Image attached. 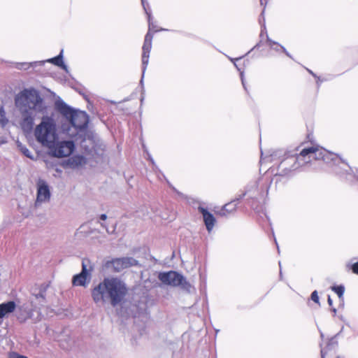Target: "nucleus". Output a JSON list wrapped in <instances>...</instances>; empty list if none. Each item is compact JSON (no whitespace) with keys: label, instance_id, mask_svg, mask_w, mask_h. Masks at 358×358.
I'll return each instance as SVG.
<instances>
[{"label":"nucleus","instance_id":"nucleus-34","mask_svg":"<svg viewBox=\"0 0 358 358\" xmlns=\"http://www.w3.org/2000/svg\"><path fill=\"white\" fill-rule=\"evenodd\" d=\"M333 310V312H334V313H336V308H333V310Z\"/></svg>","mask_w":358,"mask_h":358},{"label":"nucleus","instance_id":"nucleus-33","mask_svg":"<svg viewBox=\"0 0 358 358\" xmlns=\"http://www.w3.org/2000/svg\"><path fill=\"white\" fill-rule=\"evenodd\" d=\"M335 171H336V173H338V174H342V173H341V171H339L336 170Z\"/></svg>","mask_w":358,"mask_h":358},{"label":"nucleus","instance_id":"nucleus-3","mask_svg":"<svg viewBox=\"0 0 358 358\" xmlns=\"http://www.w3.org/2000/svg\"><path fill=\"white\" fill-rule=\"evenodd\" d=\"M288 159L290 161H294V163L291 168L292 170H296L301 167L306 166L310 164L313 159L322 160L327 164H330L331 162L334 164L341 163L343 166L350 169V168L343 162V159L338 155L331 152L318 145H313L311 147L304 148L296 157Z\"/></svg>","mask_w":358,"mask_h":358},{"label":"nucleus","instance_id":"nucleus-29","mask_svg":"<svg viewBox=\"0 0 358 358\" xmlns=\"http://www.w3.org/2000/svg\"><path fill=\"white\" fill-rule=\"evenodd\" d=\"M328 303H329V306L332 305V300L330 298V296L328 297Z\"/></svg>","mask_w":358,"mask_h":358},{"label":"nucleus","instance_id":"nucleus-36","mask_svg":"<svg viewBox=\"0 0 358 358\" xmlns=\"http://www.w3.org/2000/svg\"><path fill=\"white\" fill-rule=\"evenodd\" d=\"M337 358H339V357H337Z\"/></svg>","mask_w":358,"mask_h":358},{"label":"nucleus","instance_id":"nucleus-35","mask_svg":"<svg viewBox=\"0 0 358 358\" xmlns=\"http://www.w3.org/2000/svg\"><path fill=\"white\" fill-rule=\"evenodd\" d=\"M230 60H231V61H232V62H234V59H232V58H230Z\"/></svg>","mask_w":358,"mask_h":358},{"label":"nucleus","instance_id":"nucleus-9","mask_svg":"<svg viewBox=\"0 0 358 358\" xmlns=\"http://www.w3.org/2000/svg\"><path fill=\"white\" fill-rule=\"evenodd\" d=\"M51 192L49 185L45 181L39 180L37 182V194L35 206H39L49 202Z\"/></svg>","mask_w":358,"mask_h":358},{"label":"nucleus","instance_id":"nucleus-2","mask_svg":"<svg viewBox=\"0 0 358 358\" xmlns=\"http://www.w3.org/2000/svg\"><path fill=\"white\" fill-rule=\"evenodd\" d=\"M15 106L22 115L21 126L23 129L31 128L34 111L41 112L44 108L42 99L34 89L24 90L20 92L15 98Z\"/></svg>","mask_w":358,"mask_h":358},{"label":"nucleus","instance_id":"nucleus-10","mask_svg":"<svg viewBox=\"0 0 358 358\" xmlns=\"http://www.w3.org/2000/svg\"><path fill=\"white\" fill-rule=\"evenodd\" d=\"M137 264L138 261L132 257L117 258L107 263L108 267H111L117 272Z\"/></svg>","mask_w":358,"mask_h":358},{"label":"nucleus","instance_id":"nucleus-19","mask_svg":"<svg viewBox=\"0 0 358 358\" xmlns=\"http://www.w3.org/2000/svg\"><path fill=\"white\" fill-rule=\"evenodd\" d=\"M17 146L18 149L20 150L23 155H24L27 157L31 159H35L34 155L31 153V152L24 145H22V143L17 141Z\"/></svg>","mask_w":358,"mask_h":358},{"label":"nucleus","instance_id":"nucleus-13","mask_svg":"<svg viewBox=\"0 0 358 358\" xmlns=\"http://www.w3.org/2000/svg\"><path fill=\"white\" fill-rule=\"evenodd\" d=\"M199 210L202 214L203 221L208 231L210 232L213 229L215 223V219L214 216L203 207H199Z\"/></svg>","mask_w":358,"mask_h":358},{"label":"nucleus","instance_id":"nucleus-6","mask_svg":"<svg viewBox=\"0 0 358 358\" xmlns=\"http://www.w3.org/2000/svg\"><path fill=\"white\" fill-rule=\"evenodd\" d=\"M158 278L165 285L172 287L180 286L182 289L188 292L190 291V283L186 280L183 275L176 271L159 273Z\"/></svg>","mask_w":358,"mask_h":358},{"label":"nucleus","instance_id":"nucleus-17","mask_svg":"<svg viewBox=\"0 0 358 358\" xmlns=\"http://www.w3.org/2000/svg\"><path fill=\"white\" fill-rule=\"evenodd\" d=\"M44 64V62L38 61L34 62H22L16 64V68L20 70H27L30 67H36L37 66H42Z\"/></svg>","mask_w":358,"mask_h":358},{"label":"nucleus","instance_id":"nucleus-15","mask_svg":"<svg viewBox=\"0 0 358 358\" xmlns=\"http://www.w3.org/2000/svg\"><path fill=\"white\" fill-rule=\"evenodd\" d=\"M264 34L266 35V36L268 41V43H269V46L272 50H273L276 52H279V51L282 50L283 52L285 53V55L287 56H288L290 58L292 57L290 54L286 50V49L282 45H281L279 43H278L273 41H271L268 38L265 26H264L262 27V29L261 30L260 36L262 37Z\"/></svg>","mask_w":358,"mask_h":358},{"label":"nucleus","instance_id":"nucleus-21","mask_svg":"<svg viewBox=\"0 0 358 358\" xmlns=\"http://www.w3.org/2000/svg\"><path fill=\"white\" fill-rule=\"evenodd\" d=\"M332 290L334 291L337 295L338 296V297L340 299H341L343 297V295L344 294V291H345V288L342 285H339V286H334L332 287Z\"/></svg>","mask_w":358,"mask_h":358},{"label":"nucleus","instance_id":"nucleus-11","mask_svg":"<svg viewBox=\"0 0 358 358\" xmlns=\"http://www.w3.org/2000/svg\"><path fill=\"white\" fill-rule=\"evenodd\" d=\"M91 266L90 265V262H83L82 264V271L80 273L77 274L73 278V284L76 286H86L87 283V280H90L91 275Z\"/></svg>","mask_w":358,"mask_h":358},{"label":"nucleus","instance_id":"nucleus-16","mask_svg":"<svg viewBox=\"0 0 358 358\" xmlns=\"http://www.w3.org/2000/svg\"><path fill=\"white\" fill-rule=\"evenodd\" d=\"M43 62H44V63L45 62L52 63L57 66H59L60 68L64 69L65 71H66V72L68 71V67L63 62V50L60 52V53L58 56L55 57L51 59H48Z\"/></svg>","mask_w":358,"mask_h":358},{"label":"nucleus","instance_id":"nucleus-30","mask_svg":"<svg viewBox=\"0 0 358 358\" xmlns=\"http://www.w3.org/2000/svg\"><path fill=\"white\" fill-rule=\"evenodd\" d=\"M142 1V4H143V6L144 8V9L146 10V8H145V0H141Z\"/></svg>","mask_w":358,"mask_h":358},{"label":"nucleus","instance_id":"nucleus-7","mask_svg":"<svg viewBox=\"0 0 358 358\" xmlns=\"http://www.w3.org/2000/svg\"><path fill=\"white\" fill-rule=\"evenodd\" d=\"M161 31H167V29L158 27L157 24H150L148 32L145 37V41L143 45V73H144V71L148 64L149 54L152 48V40L153 34Z\"/></svg>","mask_w":358,"mask_h":358},{"label":"nucleus","instance_id":"nucleus-23","mask_svg":"<svg viewBox=\"0 0 358 358\" xmlns=\"http://www.w3.org/2000/svg\"><path fill=\"white\" fill-rule=\"evenodd\" d=\"M311 299L315 301V303L320 304V302H319V296H318V294H317V291H314L312 294H311Z\"/></svg>","mask_w":358,"mask_h":358},{"label":"nucleus","instance_id":"nucleus-32","mask_svg":"<svg viewBox=\"0 0 358 358\" xmlns=\"http://www.w3.org/2000/svg\"><path fill=\"white\" fill-rule=\"evenodd\" d=\"M308 72H309L310 74H312L313 76H315V75L313 73V71H312L308 70Z\"/></svg>","mask_w":358,"mask_h":358},{"label":"nucleus","instance_id":"nucleus-18","mask_svg":"<svg viewBox=\"0 0 358 358\" xmlns=\"http://www.w3.org/2000/svg\"><path fill=\"white\" fill-rule=\"evenodd\" d=\"M236 208V203L235 201L230 202L224 206L223 208L219 212L222 216H227V213L234 212Z\"/></svg>","mask_w":358,"mask_h":358},{"label":"nucleus","instance_id":"nucleus-26","mask_svg":"<svg viewBox=\"0 0 358 358\" xmlns=\"http://www.w3.org/2000/svg\"><path fill=\"white\" fill-rule=\"evenodd\" d=\"M326 354H327L326 350L325 349H322L321 350V357H322V358H324Z\"/></svg>","mask_w":358,"mask_h":358},{"label":"nucleus","instance_id":"nucleus-22","mask_svg":"<svg viewBox=\"0 0 358 358\" xmlns=\"http://www.w3.org/2000/svg\"><path fill=\"white\" fill-rule=\"evenodd\" d=\"M72 163L76 162V165H80L83 163L84 159L82 157H76L71 159Z\"/></svg>","mask_w":358,"mask_h":358},{"label":"nucleus","instance_id":"nucleus-4","mask_svg":"<svg viewBox=\"0 0 358 358\" xmlns=\"http://www.w3.org/2000/svg\"><path fill=\"white\" fill-rule=\"evenodd\" d=\"M34 135L36 141L43 147L51 146L58 139L55 120L51 116H43L41 122L34 128Z\"/></svg>","mask_w":358,"mask_h":358},{"label":"nucleus","instance_id":"nucleus-1","mask_svg":"<svg viewBox=\"0 0 358 358\" xmlns=\"http://www.w3.org/2000/svg\"><path fill=\"white\" fill-rule=\"evenodd\" d=\"M127 292L123 280L117 277H108L92 289L91 296L97 305L110 303L115 307L124 301Z\"/></svg>","mask_w":358,"mask_h":358},{"label":"nucleus","instance_id":"nucleus-5","mask_svg":"<svg viewBox=\"0 0 358 358\" xmlns=\"http://www.w3.org/2000/svg\"><path fill=\"white\" fill-rule=\"evenodd\" d=\"M55 108L70 122L76 130L82 131L87 127L89 118L85 112L74 110L62 100L55 102Z\"/></svg>","mask_w":358,"mask_h":358},{"label":"nucleus","instance_id":"nucleus-31","mask_svg":"<svg viewBox=\"0 0 358 358\" xmlns=\"http://www.w3.org/2000/svg\"><path fill=\"white\" fill-rule=\"evenodd\" d=\"M39 296L43 298V294L40 293L38 295L36 296L37 298H38Z\"/></svg>","mask_w":358,"mask_h":358},{"label":"nucleus","instance_id":"nucleus-12","mask_svg":"<svg viewBox=\"0 0 358 358\" xmlns=\"http://www.w3.org/2000/svg\"><path fill=\"white\" fill-rule=\"evenodd\" d=\"M39 314L37 313L36 317H34V310L29 309L26 306H20L17 312V317L20 322H24L27 320H32L34 322L39 320Z\"/></svg>","mask_w":358,"mask_h":358},{"label":"nucleus","instance_id":"nucleus-24","mask_svg":"<svg viewBox=\"0 0 358 358\" xmlns=\"http://www.w3.org/2000/svg\"><path fill=\"white\" fill-rule=\"evenodd\" d=\"M10 358H27V357L22 356V355H20L17 353H12L10 355Z\"/></svg>","mask_w":358,"mask_h":358},{"label":"nucleus","instance_id":"nucleus-20","mask_svg":"<svg viewBox=\"0 0 358 358\" xmlns=\"http://www.w3.org/2000/svg\"><path fill=\"white\" fill-rule=\"evenodd\" d=\"M8 123V118L6 117L5 109L2 105H0V126L5 127Z\"/></svg>","mask_w":358,"mask_h":358},{"label":"nucleus","instance_id":"nucleus-27","mask_svg":"<svg viewBox=\"0 0 358 358\" xmlns=\"http://www.w3.org/2000/svg\"><path fill=\"white\" fill-rule=\"evenodd\" d=\"M241 78L242 84H243V87L245 88L243 72H241Z\"/></svg>","mask_w":358,"mask_h":358},{"label":"nucleus","instance_id":"nucleus-28","mask_svg":"<svg viewBox=\"0 0 358 358\" xmlns=\"http://www.w3.org/2000/svg\"><path fill=\"white\" fill-rule=\"evenodd\" d=\"M106 218H107V216H106V214H102V215H101V216H100V219H101V220H106Z\"/></svg>","mask_w":358,"mask_h":358},{"label":"nucleus","instance_id":"nucleus-25","mask_svg":"<svg viewBox=\"0 0 358 358\" xmlns=\"http://www.w3.org/2000/svg\"><path fill=\"white\" fill-rule=\"evenodd\" d=\"M352 268L355 273L358 274V262L354 264Z\"/></svg>","mask_w":358,"mask_h":358},{"label":"nucleus","instance_id":"nucleus-8","mask_svg":"<svg viewBox=\"0 0 358 358\" xmlns=\"http://www.w3.org/2000/svg\"><path fill=\"white\" fill-rule=\"evenodd\" d=\"M51 155L62 158L69 156L75 149V144L72 141H61L58 139L52 143L51 146L47 148Z\"/></svg>","mask_w":358,"mask_h":358},{"label":"nucleus","instance_id":"nucleus-14","mask_svg":"<svg viewBox=\"0 0 358 358\" xmlns=\"http://www.w3.org/2000/svg\"><path fill=\"white\" fill-rule=\"evenodd\" d=\"M16 304L14 301H10L0 304V319L8 317L10 313L15 311Z\"/></svg>","mask_w":358,"mask_h":358}]
</instances>
